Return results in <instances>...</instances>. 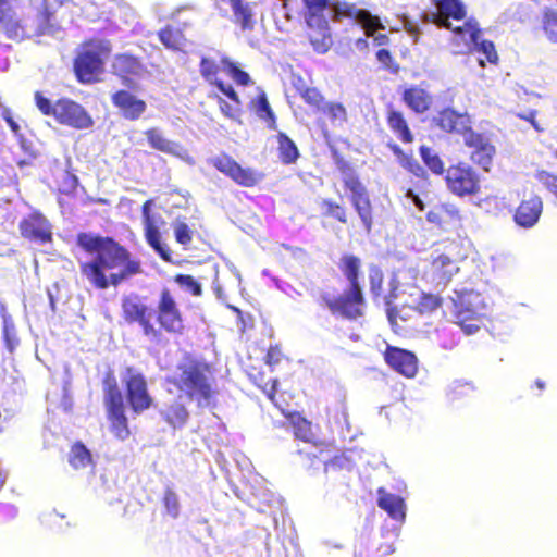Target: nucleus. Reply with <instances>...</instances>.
<instances>
[{"label": "nucleus", "mask_w": 557, "mask_h": 557, "mask_svg": "<svg viewBox=\"0 0 557 557\" xmlns=\"http://www.w3.org/2000/svg\"><path fill=\"white\" fill-rule=\"evenodd\" d=\"M76 244L86 253L94 255L79 262V273L95 289L117 287L144 273L141 260L111 236L81 232Z\"/></svg>", "instance_id": "nucleus-1"}, {"label": "nucleus", "mask_w": 557, "mask_h": 557, "mask_svg": "<svg viewBox=\"0 0 557 557\" xmlns=\"http://www.w3.org/2000/svg\"><path fill=\"white\" fill-rule=\"evenodd\" d=\"M121 318L128 324H137L144 336L159 341L162 333L182 335L185 331V319L171 289L163 287L158 296L156 308L147 302V297L138 293H129L121 298Z\"/></svg>", "instance_id": "nucleus-2"}, {"label": "nucleus", "mask_w": 557, "mask_h": 557, "mask_svg": "<svg viewBox=\"0 0 557 557\" xmlns=\"http://www.w3.org/2000/svg\"><path fill=\"white\" fill-rule=\"evenodd\" d=\"M221 72L226 73L240 86L251 85L252 79L246 71L239 67L238 63L220 50H214L212 55L207 54L200 58L199 73L203 81L231 100L230 103L220 96L215 97L221 113L227 119L236 120L240 112L242 101L234 87L219 77Z\"/></svg>", "instance_id": "nucleus-3"}, {"label": "nucleus", "mask_w": 557, "mask_h": 557, "mask_svg": "<svg viewBox=\"0 0 557 557\" xmlns=\"http://www.w3.org/2000/svg\"><path fill=\"white\" fill-rule=\"evenodd\" d=\"M337 267L348 282V286L343 294L337 296L326 292L322 293L320 305L326 308L334 317L357 321L364 317L367 306L361 283L362 261L357 255L344 253L341 256Z\"/></svg>", "instance_id": "nucleus-4"}, {"label": "nucleus", "mask_w": 557, "mask_h": 557, "mask_svg": "<svg viewBox=\"0 0 557 557\" xmlns=\"http://www.w3.org/2000/svg\"><path fill=\"white\" fill-rule=\"evenodd\" d=\"M435 8L426 21L438 28L451 30L454 38L453 45L459 46V39L469 35L471 41H475L481 35L479 22L474 17L467 18V7L462 0H431Z\"/></svg>", "instance_id": "nucleus-5"}, {"label": "nucleus", "mask_w": 557, "mask_h": 557, "mask_svg": "<svg viewBox=\"0 0 557 557\" xmlns=\"http://www.w3.org/2000/svg\"><path fill=\"white\" fill-rule=\"evenodd\" d=\"M341 174L343 188L349 193V201L357 213L366 235H370L374 226V207L370 193L356 169L343 158L335 161Z\"/></svg>", "instance_id": "nucleus-6"}, {"label": "nucleus", "mask_w": 557, "mask_h": 557, "mask_svg": "<svg viewBox=\"0 0 557 557\" xmlns=\"http://www.w3.org/2000/svg\"><path fill=\"white\" fill-rule=\"evenodd\" d=\"M174 385L198 407L213 406L219 394L209 366L197 362L184 366Z\"/></svg>", "instance_id": "nucleus-7"}, {"label": "nucleus", "mask_w": 557, "mask_h": 557, "mask_svg": "<svg viewBox=\"0 0 557 557\" xmlns=\"http://www.w3.org/2000/svg\"><path fill=\"white\" fill-rule=\"evenodd\" d=\"M34 101L42 115L53 117L60 125L74 129H87L94 126V120L88 111L71 98L61 97L52 102L41 91H35Z\"/></svg>", "instance_id": "nucleus-8"}, {"label": "nucleus", "mask_w": 557, "mask_h": 557, "mask_svg": "<svg viewBox=\"0 0 557 557\" xmlns=\"http://www.w3.org/2000/svg\"><path fill=\"white\" fill-rule=\"evenodd\" d=\"M102 388L103 405L107 420L109 422V430L115 438L125 441L131 436V429L126 416L123 394L113 370L104 372Z\"/></svg>", "instance_id": "nucleus-9"}, {"label": "nucleus", "mask_w": 557, "mask_h": 557, "mask_svg": "<svg viewBox=\"0 0 557 557\" xmlns=\"http://www.w3.org/2000/svg\"><path fill=\"white\" fill-rule=\"evenodd\" d=\"M483 300L479 293L466 290L457 294L454 300V322L461 327L467 335L476 333L484 323L481 312Z\"/></svg>", "instance_id": "nucleus-10"}, {"label": "nucleus", "mask_w": 557, "mask_h": 557, "mask_svg": "<svg viewBox=\"0 0 557 557\" xmlns=\"http://www.w3.org/2000/svg\"><path fill=\"white\" fill-rule=\"evenodd\" d=\"M461 259V246L458 242L446 239L436 243L430 262L433 278L447 284L459 272L458 263Z\"/></svg>", "instance_id": "nucleus-11"}, {"label": "nucleus", "mask_w": 557, "mask_h": 557, "mask_svg": "<svg viewBox=\"0 0 557 557\" xmlns=\"http://www.w3.org/2000/svg\"><path fill=\"white\" fill-rule=\"evenodd\" d=\"M447 189L457 197L476 196L481 191V176L465 161L450 164L445 172Z\"/></svg>", "instance_id": "nucleus-12"}, {"label": "nucleus", "mask_w": 557, "mask_h": 557, "mask_svg": "<svg viewBox=\"0 0 557 557\" xmlns=\"http://www.w3.org/2000/svg\"><path fill=\"white\" fill-rule=\"evenodd\" d=\"M209 163L220 173L232 180L242 187L251 188L257 186L264 177V174L252 169L242 166L233 157L222 152L211 159Z\"/></svg>", "instance_id": "nucleus-13"}, {"label": "nucleus", "mask_w": 557, "mask_h": 557, "mask_svg": "<svg viewBox=\"0 0 557 557\" xmlns=\"http://www.w3.org/2000/svg\"><path fill=\"white\" fill-rule=\"evenodd\" d=\"M122 382L127 404L134 413L139 414L152 406L153 398L149 394L147 381L143 373L133 367H127Z\"/></svg>", "instance_id": "nucleus-14"}, {"label": "nucleus", "mask_w": 557, "mask_h": 557, "mask_svg": "<svg viewBox=\"0 0 557 557\" xmlns=\"http://www.w3.org/2000/svg\"><path fill=\"white\" fill-rule=\"evenodd\" d=\"M62 4L63 0H41L34 14L25 16L26 39L52 33L57 25V10Z\"/></svg>", "instance_id": "nucleus-15"}, {"label": "nucleus", "mask_w": 557, "mask_h": 557, "mask_svg": "<svg viewBox=\"0 0 557 557\" xmlns=\"http://www.w3.org/2000/svg\"><path fill=\"white\" fill-rule=\"evenodd\" d=\"M16 2L0 0V30L8 39L21 42L26 39V20L14 5Z\"/></svg>", "instance_id": "nucleus-16"}, {"label": "nucleus", "mask_w": 557, "mask_h": 557, "mask_svg": "<svg viewBox=\"0 0 557 557\" xmlns=\"http://www.w3.org/2000/svg\"><path fill=\"white\" fill-rule=\"evenodd\" d=\"M21 236L30 242L46 245L52 242V226L49 220L39 211L24 216L18 223Z\"/></svg>", "instance_id": "nucleus-17"}, {"label": "nucleus", "mask_w": 557, "mask_h": 557, "mask_svg": "<svg viewBox=\"0 0 557 557\" xmlns=\"http://www.w3.org/2000/svg\"><path fill=\"white\" fill-rule=\"evenodd\" d=\"M73 69L79 83L94 84L100 81L103 61L98 51L84 49L74 58Z\"/></svg>", "instance_id": "nucleus-18"}, {"label": "nucleus", "mask_w": 557, "mask_h": 557, "mask_svg": "<svg viewBox=\"0 0 557 557\" xmlns=\"http://www.w3.org/2000/svg\"><path fill=\"white\" fill-rule=\"evenodd\" d=\"M383 359L393 371L407 379H412L418 373L419 360L410 350L387 345L383 352Z\"/></svg>", "instance_id": "nucleus-19"}, {"label": "nucleus", "mask_w": 557, "mask_h": 557, "mask_svg": "<svg viewBox=\"0 0 557 557\" xmlns=\"http://www.w3.org/2000/svg\"><path fill=\"white\" fill-rule=\"evenodd\" d=\"M433 124L442 132L461 135L463 139L471 131V117L468 113H461L453 108H444L433 117Z\"/></svg>", "instance_id": "nucleus-20"}, {"label": "nucleus", "mask_w": 557, "mask_h": 557, "mask_svg": "<svg viewBox=\"0 0 557 557\" xmlns=\"http://www.w3.org/2000/svg\"><path fill=\"white\" fill-rule=\"evenodd\" d=\"M463 141L465 145L471 149V160L485 171H488L496 153L495 146L492 144L491 139L485 134L472 129L466 135Z\"/></svg>", "instance_id": "nucleus-21"}, {"label": "nucleus", "mask_w": 557, "mask_h": 557, "mask_svg": "<svg viewBox=\"0 0 557 557\" xmlns=\"http://www.w3.org/2000/svg\"><path fill=\"white\" fill-rule=\"evenodd\" d=\"M152 200H146L141 206L144 236L147 244L166 262H171V249L161 242V234L156 221L153 220L150 209Z\"/></svg>", "instance_id": "nucleus-22"}, {"label": "nucleus", "mask_w": 557, "mask_h": 557, "mask_svg": "<svg viewBox=\"0 0 557 557\" xmlns=\"http://www.w3.org/2000/svg\"><path fill=\"white\" fill-rule=\"evenodd\" d=\"M111 102L119 110L121 115L128 121L139 120L147 110L146 101L126 89H120L113 92Z\"/></svg>", "instance_id": "nucleus-23"}, {"label": "nucleus", "mask_w": 557, "mask_h": 557, "mask_svg": "<svg viewBox=\"0 0 557 557\" xmlns=\"http://www.w3.org/2000/svg\"><path fill=\"white\" fill-rule=\"evenodd\" d=\"M112 73L120 77L122 83L131 86L134 78L141 76L146 67L138 57L131 53H119L112 61Z\"/></svg>", "instance_id": "nucleus-24"}, {"label": "nucleus", "mask_w": 557, "mask_h": 557, "mask_svg": "<svg viewBox=\"0 0 557 557\" xmlns=\"http://www.w3.org/2000/svg\"><path fill=\"white\" fill-rule=\"evenodd\" d=\"M317 451L307 454V457L310 460L320 459L324 463V471L327 473L329 471H338V470H347L350 471L354 467V461L346 453L336 454L331 456L333 453L332 446L330 444L321 443L315 446Z\"/></svg>", "instance_id": "nucleus-25"}, {"label": "nucleus", "mask_w": 557, "mask_h": 557, "mask_svg": "<svg viewBox=\"0 0 557 557\" xmlns=\"http://www.w3.org/2000/svg\"><path fill=\"white\" fill-rule=\"evenodd\" d=\"M543 212V201L537 195H530L523 198L513 213V221L523 228L534 226Z\"/></svg>", "instance_id": "nucleus-26"}, {"label": "nucleus", "mask_w": 557, "mask_h": 557, "mask_svg": "<svg viewBox=\"0 0 557 557\" xmlns=\"http://www.w3.org/2000/svg\"><path fill=\"white\" fill-rule=\"evenodd\" d=\"M306 37L312 49L320 54L326 53L333 46V36L329 21L305 22Z\"/></svg>", "instance_id": "nucleus-27"}, {"label": "nucleus", "mask_w": 557, "mask_h": 557, "mask_svg": "<svg viewBox=\"0 0 557 557\" xmlns=\"http://www.w3.org/2000/svg\"><path fill=\"white\" fill-rule=\"evenodd\" d=\"M232 11V23L237 26L242 33H250L256 28V3L246 0H227Z\"/></svg>", "instance_id": "nucleus-28"}, {"label": "nucleus", "mask_w": 557, "mask_h": 557, "mask_svg": "<svg viewBox=\"0 0 557 557\" xmlns=\"http://www.w3.org/2000/svg\"><path fill=\"white\" fill-rule=\"evenodd\" d=\"M188 23L166 24L158 32V39L169 50L185 52L189 40L185 35Z\"/></svg>", "instance_id": "nucleus-29"}, {"label": "nucleus", "mask_w": 557, "mask_h": 557, "mask_svg": "<svg viewBox=\"0 0 557 557\" xmlns=\"http://www.w3.org/2000/svg\"><path fill=\"white\" fill-rule=\"evenodd\" d=\"M401 101L417 114L428 112L433 106L432 95L419 85H411L401 91Z\"/></svg>", "instance_id": "nucleus-30"}, {"label": "nucleus", "mask_w": 557, "mask_h": 557, "mask_svg": "<svg viewBox=\"0 0 557 557\" xmlns=\"http://www.w3.org/2000/svg\"><path fill=\"white\" fill-rule=\"evenodd\" d=\"M386 124L392 133L404 144H411L414 136L404 113L389 106L386 110Z\"/></svg>", "instance_id": "nucleus-31"}, {"label": "nucleus", "mask_w": 557, "mask_h": 557, "mask_svg": "<svg viewBox=\"0 0 557 557\" xmlns=\"http://www.w3.org/2000/svg\"><path fill=\"white\" fill-rule=\"evenodd\" d=\"M150 148L165 154L181 157L183 147L168 139L159 127H150L144 132Z\"/></svg>", "instance_id": "nucleus-32"}, {"label": "nucleus", "mask_w": 557, "mask_h": 557, "mask_svg": "<svg viewBox=\"0 0 557 557\" xmlns=\"http://www.w3.org/2000/svg\"><path fill=\"white\" fill-rule=\"evenodd\" d=\"M322 117L319 120V125L325 136H329L326 122L334 127L342 126L347 121L346 108L339 102H325L319 111Z\"/></svg>", "instance_id": "nucleus-33"}, {"label": "nucleus", "mask_w": 557, "mask_h": 557, "mask_svg": "<svg viewBox=\"0 0 557 557\" xmlns=\"http://www.w3.org/2000/svg\"><path fill=\"white\" fill-rule=\"evenodd\" d=\"M377 506L387 512L394 520H404L406 517L405 502L395 494L387 493L383 487L377 490Z\"/></svg>", "instance_id": "nucleus-34"}, {"label": "nucleus", "mask_w": 557, "mask_h": 557, "mask_svg": "<svg viewBox=\"0 0 557 557\" xmlns=\"http://www.w3.org/2000/svg\"><path fill=\"white\" fill-rule=\"evenodd\" d=\"M426 220L432 224L446 228L450 224L459 223L461 215L458 209L442 203L435 206L426 213Z\"/></svg>", "instance_id": "nucleus-35"}, {"label": "nucleus", "mask_w": 557, "mask_h": 557, "mask_svg": "<svg viewBox=\"0 0 557 557\" xmlns=\"http://www.w3.org/2000/svg\"><path fill=\"white\" fill-rule=\"evenodd\" d=\"M288 423L293 426L294 436L304 442H310L313 438L312 423L298 411H287L281 406L278 408Z\"/></svg>", "instance_id": "nucleus-36"}, {"label": "nucleus", "mask_w": 557, "mask_h": 557, "mask_svg": "<svg viewBox=\"0 0 557 557\" xmlns=\"http://www.w3.org/2000/svg\"><path fill=\"white\" fill-rule=\"evenodd\" d=\"M389 150L396 157L398 163L409 173L421 180H428L425 169L418 162L411 153H406L397 144L389 143Z\"/></svg>", "instance_id": "nucleus-37"}, {"label": "nucleus", "mask_w": 557, "mask_h": 557, "mask_svg": "<svg viewBox=\"0 0 557 557\" xmlns=\"http://www.w3.org/2000/svg\"><path fill=\"white\" fill-rule=\"evenodd\" d=\"M480 38V36L478 37ZM471 38L469 35H465L463 39H459V46H463L467 50H476L478 52H481L485 55L486 61L490 64H497L498 62V54L495 48V45L492 40L483 39L479 41L476 39L475 41H471Z\"/></svg>", "instance_id": "nucleus-38"}, {"label": "nucleus", "mask_w": 557, "mask_h": 557, "mask_svg": "<svg viewBox=\"0 0 557 557\" xmlns=\"http://www.w3.org/2000/svg\"><path fill=\"white\" fill-rule=\"evenodd\" d=\"M302 5L305 22L329 21L327 11L331 9L330 0H302Z\"/></svg>", "instance_id": "nucleus-39"}, {"label": "nucleus", "mask_w": 557, "mask_h": 557, "mask_svg": "<svg viewBox=\"0 0 557 557\" xmlns=\"http://www.w3.org/2000/svg\"><path fill=\"white\" fill-rule=\"evenodd\" d=\"M320 206L323 216L333 219L343 225L348 224L349 214L345 203L333 198H324L321 200Z\"/></svg>", "instance_id": "nucleus-40"}, {"label": "nucleus", "mask_w": 557, "mask_h": 557, "mask_svg": "<svg viewBox=\"0 0 557 557\" xmlns=\"http://www.w3.org/2000/svg\"><path fill=\"white\" fill-rule=\"evenodd\" d=\"M250 107L260 120L267 122L270 129H276V117L270 107L264 91L258 94V96L250 102Z\"/></svg>", "instance_id": "nucleus-41"}, {"label": "nucleus", "mask_w": 557, "mask_h": 557, "mask_svg": "<svg viewBox=\"0 0 557 557\" xmlns=\"http://www.w3.org/2000/svg\"><path fill=\"white\" fill-rule=\"evenodd\" d=\"M278 158L284 164H293L299 158L296 144L283 132L276 135Z\"/></svg>", "instance_id": "nucleus-42"}, {"label": "nucleus", "mask_w": 557, "mask_h": 557, "mask_svg": "<svg viewBox=\"0 0 557 557\" xmlns=\"http://www.w3.org/2000/svg\"><path fill=\"white\" fill-rule=\"evenodd\" d=\"M0 315L2 318V335L5 347L10 352H13L18 346L20 341L17 337L16 329L11 315L8 313L4 305L0 306Z\"/></svg>", "instance_id": "nucleus-43"}, {"label": "nucleus", "mask_w": 557, "mask_h": 557, "mask_svg": "<svg viewBox=\"0 0 557 557\" xmlns=\"http://www.w3.org/2000/svg\"><path fill=\"white\" fill-rule=\"evenodd\" d=\"M69 463L75 470L85 469L86 467L92 465L91 453L82 442H75L71 446Z\"/></svg>", "instance_id": "nucleus-44"}, {"label": "nucleus", "mask_w": 557, "mask_h": 557, "mask_svg": "<svg viewBox=\"0 0 557 557\" xmlns=\"http://www.w3.org/2000/svg\"><path fill=\"white\" fill-rule=\"evenodd\" d=\"M420 157L425 166L435 175H442L446 172L441 157L430 147L422 145L419 148Z\"/></svg>", "instance_id": "nucleus-45"}, {"label": "nucleus", "mask_w": 557, "mask_h": 557, "mask_svg": "<svg viewBox=\"0 0 557 557\" xmlns=\"http://www.w3.org/2000/svg\"><path fill=\"white\" fill-rule=\"evenodd\" d=\"M188 416L189 414H188L187 409L185 408L184 405H182L180 403L170 405L163 411L164 420L173 428L183 426L187 422Z\"/></svg>", "instance_id": "nucleus-46"}, {"label": "nucleus", "mask_w": 557, "mask_h": 557, "mask_svg": "<svg viewBox=\"0 0 557 557\" xmlns=\"http://www.w3.org/2000/svg\"><path fill=\"white\" fill-rule=\"evenodd\" d=\"M332 10L334 12V17L337 21L351 18L357 22L364 9L358 8L355 3L341 1L333 3Z\"/></svg>", "instance_id": "nucleus-47"}, {"label": "nucleus", "mask_w": 557, "mask_h": 557, "mask_svg": "<svg viewBox=\"0 0 557 557\" xmlns=\"http://www.w3.org/2000/svg\"><path fill=\"white\" fill-rule=\"evenodd\" d=\"M251 381L255 383L256 386H258L271 400V403L280 408L278 403L276 401L275 394L277 391V380L276 379H269L264 380V375L262 373L257 374H250Z\"/></svg>", "instance_id": "nucleus-48"}, {"label": "nucleus", "mask_w": 557, "mask_h": 557, "mask_svg": "<svg viewBox=\"0 0 557 557\" xmlns=\"http://www.w3.org/2000/svg\"><path fill=\"white\" fill-rule=\"evenodd\" d=\"M368 280L370 293L373 299L381 297L384 284V272L376 264H370L368 268Z\"/></svg>", "instance_id": "nucleus-49"}, {"label": "nucleus", "mask_w": 557, "mask_h": 557, "mask_svg": "<svg viewBox=\"0 0 557 557\" xmlns=\"http://www.w3.org/2000/svg\"><path fill=\"white\" fill-rule=\"evenodd\" d=\"M443 305V298L437 294L421 293L416 309L422 314H429Z\"/></svg>", "instance_id": "nucleus-50"}, {"label": "nucleus", "mask_w": 557, "mask_h": 557, "mask_svg": "<svg viewBox=\"0 0 557 557\" xmlns=\"http://www.w3.org/2000/svg\"><path fill=\"white\" fill-rule=\"evenodd\" d=\"M542 28L552 42L557 44V11L550 8L542 13Z\"/></svg>", "instance_id": "nucleus-51"}, {"label": "nucleus", "mask_w": 557, "mask_h": 557, "mask_svg": "<svg viewBox=\"0 0 557 557\" xmlns=\"http://www.w3.org/2000/svg\"><path fill=\"white\" fill-rule=\"evenodd\" d=\"M357 22L362 26L367 37H372L376 30L384 29V25L382 24L380 17L372 15L367 10H363Z\"/></svg>", "instance_id": "nucleus-52"}, {"label": "nucleus", "mask_w": 557, "mask_h": 557, "mask_svg": "<svg viewBox=\"0 0 557 557\" xmlns=\"http://www.w3.org/2000/svg\"><path fill=\"white\" fill-rule=\"evenodd\" d=\"M300 97L302 100L311 107L315 112H319L320 109L325 104V99L321 91L315 87H306L300 91Z\"/></svg>", "instance_id": "nucleus-53"}, {"label": "nucleus", "mask_w": 557, "mask_h": 557, "mask_svg": "<svg viewBox=\"0 0 557 557\" xmlns=\"http://www.w3.org/2000/svg\"><path fill=\"white\" fill-rule=\"evenodd\" d=\"M175 240L184 247L191 244L194 232L186 222L177 220L173 225Z\"/></svg>", "instance_id": "nucleus-54"}, {"label": "nucleus", "mask_w": 557, "mask_h": 557, "mask_svg": "<svg viewBox=\"0 0 557 557\" xmlns=\"http://www.w3.org/2000/svg\"><path fill=\"white\" fill-rule=\"evenodd\" d=\"M375 57L384 70L394 75L399 73L400 66L389 50L381 48L376 51Z\"/></svg>", "instance_id": "nucleus-55"}, {"label": "nucleus", "mask_w": 557, "mask_h": 557, "mask_svg": "<svg viewBox=\"0 0 557 557\" xmlns=\"http://www.w3.org/2000/svg\"><path fill=\"white\" fill-rule=\"evenodd\" d=\"M173 280L181 287L187 289L193 296H200L202 293L200 283L193 275L180 273L176 274Z\"/></svg>", "instance_id": "nucleus-56"}, {"label": "nucleus", "mask_w": 557, "mask_h": 557, "mask_svg": "<svg viewBox=\"0 0 557 557\" xmlns=\"http://www.w3.org/2000/svg\"><path fill=\"white\" fill-rule=\"evenodd\" d=\"M166 513L172 518L180 515V502L177 494L172 488H166L162 498Z\"/></svg>", "instance_id": "nucleus-57"}, {"label": "nucleus", "mask_w": 557, "mask_h": 557, "mask_svg": "<svg viewBox=\"0 0 557 557\" xmlns=\"http://www.w3.org/2000/svg\"><path fill=\"white\" fill-rule=\"evenodd\" d=\"M534 177L553 195L557 197V175L546 170H537Z\"/></svg>", "instance_id": "nucleus-58"}, {"label": "nucleus", "mask_w": 557, "mask_h": 557, "mask_svg": "<svg viewBox=\"0 0 557 557\" xmlns=\"http://www.w3.org/2000/svg\"><path fill=\"white\" fill-rule=\"evenodd\" d=\"M475 392V387L469 382H456L451 387V394L455 399L468 397Z\"/></svg>", "instance_id": "nucleus-59"}, {"label": "nucleus", "mask_w": 557, "mask_h": 557, "mask_svg": "<svg viewBox=\"0 0 557 557\" xmlns=\"http://www.w3.org/2000/svg\"><path fill=\"white\" fill-rule=\"evenodd\" d=\"M282 359L283 352L281 347L277 344L270 345L264 357L265 363L270 367H274L282 361Z\"/></svg>", "instance_id": "nucleus-60"}, {"label": "nucleus", "mask_w": 557, "mask_h": 557, "mask_svg": "<svg viewBox=\"0 0 557 557\" xmlns=\"http://www.w3.org/2000/svg\"><path fill=\"white\" fill-rule=\"evenodd\" d=\"M2 117L9 125L12 133L17 137H21L22 136L21 127H20L18 123L14 120L13 114L9 108H4L2 110Z\"/></svg>", "instance_id": "nucleus-61"}, {"label": "nucleus", "mask_w": 557, "mask_h": 557, "mask_svg": "<svg viewBox=\"0 0 557 557\" xmlns=\"http://www.w3.org/2000/svg\"><path fill=\"white\" fill-rule=\"evenodd\" d=\"M406 196L412 200V202L414 203V206H416L420 211H423V210L425 209V205H424V202L422 201V199H421L417 194H414L411 189H409V190L406 193Z\"/></svg>", "instance_id": "nucleus-62"}, {"label": "nucleus", "mask_w": 557, "mask_h": 557, "mask_svg": "<svg viewBox=\"0 0 557 557\" xmlns=\"http://www.w3.org/2000/svg\"><path fill=\"white\" fill-rule=\"evenodd\" d=\"M372 37H373V41L376 46H385L389 42V38L386 34H377V35L374 34V36H372Z\"/></svg>", "instance_id": "nucleus-63"}, {"label": "nucleus", "mask_w": 557, "mask_h": 557, "mask_svg": "<svg viewBox=\"0 0 557 557\" xmlns=\"http://www.w3.org/2000/svg\"><path fill=\"white\" fill-rule=\"evenodd\" d=\"M519 117L522 120L529 121L536 129H540L535 123V112L534 111L530 112L527 115L519 114Z\"/></svg>", "instance_id": "nucleus-64"}]
</instances>
